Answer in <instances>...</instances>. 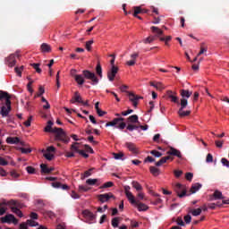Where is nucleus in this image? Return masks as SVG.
Returning a JSON list of instances; mask_svg holds the SVG:
<instances>
[{
    "label": "nucleus",
    "instance_id": "1",
    "mask_svg": "<svg viewBox=\"0 0 229 229\" xmlns=\"http://www.w3.org/2000/svg\"><path fill=\"white\" fill-rule=\"evenodd\" d=\"M76 72H78L76 69H72L70 71V74L74 78L77 85H83L85 83V80H89L91 81V85H98V83H99V79H98L96 73L89 70L82 71V74H76Z\"/></svg>",
    "mask_w": 229,
    "mask_h": 229
},
{
    "label": "nucleus",
    "instance_id": "2",
    "mask_svg": "<svg viewBox=\"0 0 229 229\" xmlns=\"http://www.w3.org/2000/svg\"><path fill=\"white\" fill-rule=\"evenodd\" d=\"M192 94L193 93L191 90H185L184 89L181 90V96L182 97V98L181 99L180 103L181 108H179L178 111V114L180 117H186L187 115H191V110H184V108L188 106V98H191Z\"/></svg>",
    "mask_w": 229,
    "mask_h": 229
},
{
    "label": "nucleus",
    "instance_id": "3",
    "mask_svg": "<svg viewBox=\"0 0 229 229\" xmlns=\"http://www.w3.org/2000/svg\"><path fill=\"white\" fill-rule=\"evenodd\" d=\"M123 189H124L125 196L128 201L131 203V205H133V207H136L139 212H146V210L149 208L148 205L144 203H139V201L135 199V196H133V193H131V188L130 186L125 185Z\"/></svg>",
    "mask_w": 229,
    "mask_h": 229
},
{
    "label": "nucleus",
    "instance_id": "4",
    "mask_svg": "<svg viewBox=\"0 0 229 229\" xmlns=\"http://www.w3.org/2000/svg\"><path fill=\"white\" fill-rule=\"evenodd\" d=\"M11 98L12 97L8 92L3 90L0 91V101H2V103H5V106L1 107L0 114L2 117H8V114L12 110V101H10Z\"/></svg>",
    "mask_w": 229,
    "mask_h": 229
},
{
    "label": "nucleus",
    "instance_id": "5",
    "mask_svg": "<svg viewBox=\"0 0 229 229\" xmlns=\"http://www.w3.org/2000/svg\"><path fill=\"white\" fill-rule=\"evenodd\" d=\"M123 121H124V118L123 117L114 118L111 122L106 123V128L112 126L118 130H124V128H126V123Z\"/></svg>",
    "mask_w": 229,
    "mask_h": 229
},
{
    "label": "nucleus",
    "instance_id": "6",
    "mask_svg": "<svg viewBox=\"0 0 229 229\" xmlns=\"http://www.w3.org/2000/svg\"><path fill=\"white\" fill-rule=\"evenodd\" d=\"M1 219V223L5 224L7 223L8 225H19V220H17V218H15V216L12 215V214H8L5 216H3L0 218Z\"/></svg>",
    "mask_w": 229,
    "mask_h": 229
},
{
    "label": "nucleus",
    "instance_id": "7",
    "mask_svg": "<svg viewBox=\"0 0 229 229\" xmlns=\"http://www.w3.org/2000/svg\"><path fill=\"white\" fill-rule=\"evenodd\" d=\"M175 192H177V196H179V198H183L184 196L187 195L186 186L183 185L182 183H176Z\"/></svg>",
    "mask_w": 229,
    "mask_h": 229
},
{
    "label": "nucleus",
    "instance_id": "8",
    "mask_svg": "<svg viewBox=\"0 0 229 229\" xmlns=\"http://www.w3.org/2000/svg\"><path fill=\"white\" fill-rule=\"evenodd\" d=\"M15 58H19V52L10 55V56L5 59L6 65H8V67H14L15 64H17Z\"/></svg>",
    "mask_w": 229,
    "mask_h": 229
},
{
    "label": "nucleus",
    "instance_id": "9",
    "mask_svg": "<svg viewBox=\"0 0 229 229\" xmlns=\"http://www.w3.org/2000/svg\"><path fill=\"white\" fill-rule=\"evenodd\" d=\"M118 72H119V67L111 66V69L107 72V79L109 80V81H114Z\"/></svg>",
    "mask_w": 229,
    "mask_h": 229
},
{
    "label": "nucleus",
    "instance_id": "10",
    "mask_svg": "<svg viewBox=\"0 0 229 229\" xmlns=\"http://www.w3.org/2000/svg\"><path fill=\"white\" fill-rule=\"evenodd\" d=\"M6 205H14L15 207V205H17V201L11 200L9 202L4 201L0 203V216H4V214H6V210H8Z\"/></svg>",
    "mask_w": 229,
    "mask_h": 229
},
{
    "label": "nucleus",
    "instance_id": "11",
    "mask_svg": "<svg viewBox=\"0 0 229 229\" xmlns=\"http://www.w3.org/2000/svg\"><path fill=\"white\" fill-rule=\"evenodd\" d=\"M112 198L115 199V197L112 192L98 195V200L100 203H106V201H108V199H112Z\"/></svg>",
    "mask_w": 229,
    "mask_h": 229
},
{
    "label": "nucleus",
    "instance_id": "12",
    "mask_svg": "<svg viewBox=\"0 0 229 229\" xmlns=\"http://www.w3.org/2000/svg\"><path fill=\"white\" fill-rule=\"evenodd\" d=\"M128 96H129V100L131 101V103H132L134 108H137V105H139V99H142V97L134 95L131 92H129Z\"/></svg>",
    "mask_w": 229,
    "mask_h": 229
},
{
    "label": "nucleus",
    "instance_id": "13",
    "mask_svg": "<svg viewBox=\"0 0 229 229\" xmlns=\"http://www.w3.org/2000/svg\"><path fill=\"white\" fill-rule=\"evenodd\" d=\"M131 60L126 62V65L129 67H133L137 64V58H139L138 53H133L131 55Z\"/></svg>",
    "mask_w": 229,
    "mask_h": 229
},
{
    "label": "nucleus",
    "instance_id": "14",
    "mask_svg": "<svg viewBox=\"0 0 229 229\" xmlns=\"http://www.w3.org/2000/svg\"><path fill=\"white\" fill-rule=\"evenodd\" d=\"M125 148H127V149H129V151H131L134 155H137V153H139V150L133 142H126Z\"/></svg>",
    "mask_w": 229,
    "mask_h": 229
},
{
    "label": "nucleus",
    "instance_id": "15",
    "mask_svg": "<svg viewBox=\"0 0 229 229\" xmlns=\"http://www.w3.org/2000/svg\"><path fill=\"white\" fill-rule=\"evenodd\" d=\"M54 189H63V191H69V185L62 184L60 182H55L51 183Z\"/></svg>",
    "mask_w": 229,
    "mask_h": 229
},
{
    "label": "nucleus",
    "instance_id": "16",
    "mask_svg": "<svg viewBox=\"0 0 229 229\" xmlns=\"http://www.w3.org/2000/svg\"><path fill=\"white\" fill-rule=\"evenodd\" d=\"M71 103H83V99L81 98V96H80V93L78 91L74 93V96L71 100Z\"/></svg>",
    "mask_w": 229,
    "mask_h": 229
},
{
    "label": "nucleus",
    "instance_id": "17",
    "mask_svg": "<svg viewBox=\"0 0 229 229\" xmlns=\"http://www.w3.org/2000/svg\"><path fill=\"white\" fill-rule=\"evenodd\" d=\"M150 30L152 33L156 35V37H162V35L164 34V31L160 30L158 27L152 26Z\"/></svg>",
    "mask_w": 229,
    "mask_h": 229
},
{
    "label": "nucleus",
    "instance_id": "18",
    "mask_svg": "<svg viewBox=\"0 0 229 229\" xmlns=\"http://www.w3.org/2000/svg\"><path fill=\"white\" fill-rule=\"evenodd\" d=\"M150 87H154V89H156L157 90H164V89H165V87L164 86V84H162V82H150Z\"/></svg>",
    "mask_w": 229,
    "mask_h": 229
},
{
    "label": "nucleus",
    "instance_id": "19",
    "mask_svg": "<svg viewBox=\"0 0 229 229\" xmlns=\"http://www.w3.org/2000/svg\"><path fill=\"white\" fill-rule=\"evenodd\" d=\"M41 153H43V157L47 160H53L55 158V154H52L51 152L46 151V149H42Z\"/></svg>",
    "mask_w": 229,
    "mask_h": 229
},
{
    "label": "nucleus",
    "instance_id": "20",
    "mask_svg": "<svg viewBox=\"0 0 229 229\" xmlns=\"http://www.w3.org/2000/svg\"><path fill=\"white\" fill-rule=\"evenodd\" d=\"M21 140L18 137H8L6 138L7 144H19Z\"/></svg>",
    "mask_w": 229,
    "mask_h": 229
},
{
    "label": "nucleus",
    "instance_id": "21",
    "mask_svg": "<svg viewBox=\"0 0 229 229\" xmlns=\"http://www.w3.org/2000/svg\"><path fill=\"white\" fill-rule=\"evenodd\" d=\"M40 49L42 53H51V46L47 45V43H43Z\"/></svg>",
    "mask_w": 229,
    "mask_h": 229
},
{
    "label": "nucleus",
    "instance_id": "22",
    "mask_svg": "<svg viewBox=\"0 0 229 229\" xmlns=\"http://www.w3.org/2000/svg\"><path fill=\"white\" fill-rule=\"evenodd\" d=\"M127 121H128V123H131V124H135L136 123H139V115L132 114L128 117Z\"/></svg>",
    "mask_w": 229,
    "mask_h": 229
},
{
    "label": "nucleus",
    "instance_id": "23",
    "mask_svg": "<svg viewBox=\"0 0 229 229\" xmlns=\"http://www.w3.org/2000/svg\"><path fill=\"white\" fill-rule=\"evenodd\" d=\"M200 187H202L201 183H199V182L193 183L190 189V191H191L190 193L197 192V191H199V189H200Z\"/></svg>",
    "mask_w": 229,
    "mask_h": 229
},
{
    "label": "nucleus",
    "instance_id": "24",
    "mask_svg": "<svg viewBox=\"0 0 229 229\" xmlns=\"http://www.w3.org/2000/svg\"><path fill=\"white\" fill-rule=\"evenodd\" d=\"M53 132L56 133V135H58L61 138L65 137V132L64 131V129H62V128H55L53 130Z\"/></svg>",
    "mask_w": 229,
    "mask_h": 229
},
{
    "label": "nucleus",
    "instance_id": "25",
    "mask_svg": "<svg viewBox=\"0 0 229 229\" xmlns=\"http://www.w3.org/2000/svg\"><path fill=\"white\" fill-rule=\"evenodd\" d=\"M174 157H177L180 160H183L184 157L180 149L174 148Z\"/></svg>",
    "mask_w": 229,
    "mask_h": 229
},
{
    "label": "nucleus",
    "instance_id": "26",
    "mask_svg": "<svg viewBox=\"0 0 229 229\" xmlns=\"http://www.w3.org/2000/svg\"><path fill=\"white\" fill-rule=\"evenodd\" d=\"M87 185H100L99 179H87L86 180Z\"/></svg>",
    "mask_w": 229,
    "mask_h": 229
},
{
    "label": "nucleus",
    "instance_id": "27",
    "mask_svg": "<svg viewBox=\"0 0 229 229\" xmlns=\"http://www.w3.org/2000/svg\"><path fill=\"white\" fill-rule=\"evenodd\" d=\"M131 186L133 187V189H135L138 192H140V191H142V185H140V183L139 182L133 181L131 182Z\"/></svg>",
    "mask_w": 229,
    "mask_h": 229
},
{
    "label": "nucleus",
    "instance_id": "28",
    "mask_svg": "<svg viewBox=\"0 0 229 229\" xmlns=\"http://www.w3.org/2000/svg\"><path fill=\"white\" fill-rule=\"evenodd\" d=\"M11 210H12V212H13V214H16V216H18V217H22L24 216L22 214V211H21V209H19L16 207H11Z\"/></svg>",
    "mask_w": 229,
    "mask_h": 229
},
{
    "label": "nucleus",
    "instance_id": "29",
    "mask_svg": "<svg viewBox=\"0 0 229 229\" xmlns=\"http://www.w3.org/2000/svg\"><path fill=\"white\" fill-rule=\"evenodd\" d=\"M149 171L153 176H158L160 174V169L155 166H150Z\"/></svg>",
    "mask_w": 229,
    "mask_h": 229
},
{
    "label": "nucleus",
    "instance_id": "30",
    "mask_svg": "<svg viewBox=\"0 0 229 229\" xmlns=\"http://www.w3.org/2000/svg\"><path fill=\"white\" fill-rule=\"evenodd\" d=\"M41 101L44 103V110H49V108H51V105H49V102L47 101V99H46V98L41 97Z\"/></svg>",
    "mask_w": 229,
    "mask_h": 229
},
{
    "label": "nucleus",
    "instance_id": "31",
    "mask_svg": "<svg viewBox=\"0 0 229 229\" xmlns=\"http://www.w3.org/2000/svg\"><path fill=\"white\" fill-rule=\"evenodd\" d=\"M213 196L216 199H221L224 198L223 196V192H221V191H218V189H216L214 193Z\"/></svg>",
    "mask_w": 229,
    "mask_h": 229
},
{
    "label": "nucleus",
    "instance_id": "32",
    "mask_svg": "<svg viewBox=\"0 0 229 229\" xmlns=\"http://www.w3.org/2000/svg\"><path fill=\"white\" fill-rule=\"evenodd\" d=\"M89 176H92V168L81 174V180H85V178H89Z\"/></svg>",
    "mask_w": 229,
    "mask_h": 229
},
{
    "label": "nucleus",
    "instance_id": "33",
    "mask_svg": "<svg viewBox=\"0 0 229 229\" xmlns=\"http://www.w3.org/2000/svg\"><path fill=\"white\" fill-rule=\"evenodd\" d=\"M71 149L72 151H74L75 153H80V143L78 142H74L72 146H71Z\"/></svg>",
    "mask_w": 229,
    "mask_h": 229
},
{
    "label": "nucleus",
    "instance_id": "34",
    "mask_svg": "<svg viewBox=\"0 0 229 229\" xmlns=\"http://www.w3.org/2000/svg\"><path fill=\"white\" fill-rule=\"evenodd\" d=\"M85 217H89V219H95L94 213L90 212L89 210H84L82 212Z\"/></svg>",
    "mask_w": 229,
    "mask_h": 229
},
{
    "label": "nucleus",
    "instance_id": "35",
    "mask_svg": "<svg viewBox=\"0 0 229 229\" xmlns=\"http://www.w3.org/2000/svg\"><path fill=\"white\" fill-rule=\"evenodd\" d=\"M96 72L98 74L99 78H103V68L100 64H98L96 66Z\"/></svg>",
    "mask_w": 229,
    "mask_h": 229
},
{
    "label": "nucleus",
    "instance_id": "36",
    "mask_svg": "<svg viewBox=\"0 0 229 229\" xmlns=\"http://www.w3.org/2000/svg\"><path fill=\"white\" fill-rule=\"evenodd\" d=\"M172 37L171 36H166V37H161V38H159V40H161V42H165V44L166 45V46H169V42H170V40H172Z\"/></svg>",
    "mask_w": 229,
    "mask_h": 229
},
{
    "label": "nucleus",
    "instance_id": "37",
    "mask_svg": "<svg viewBox=\"0 0 229 229\" xmlns=\"http://www.w3.org/2000/svg\"><path fill=\"white\" fill-rule=\"evenodd\" d=\"M167 160H169V157H162L159 161H157L156 163V165L157 167H160V165H162L163 164H165L167 162Z\"/></svg>",
    "mask_w": 229,
    "mask_h": 229
},
{
    "label": "nucleus",
    "instance_id": "38",
    "mask_svg": "<svg viewBox=\"0 0 229 229\" xmlns=\"http://www.w3.org/2000/svg\"><path fill=\"white\" fill-rule=\"evenodd\" d=\"M46 92V89H44V87L40 86L39 87V89H38V92L35 95V98H43L42 95H44Z\"/></svg>",
    "mask_w": 229,
    "mask_h": 229
},
{
    "label": "nucleus",
    "instance_id": "39",
    "mask_svg": "<svg viewBox=\"0 0 229 229\" xmlns=\"http://www.w3.org/2000/svg\"><path fill=\"white\" fill-rule=\"evenodd\" d=\"M92 44H94V39H90L86 42L85 47L87 51H92Z\"/></svg>",
    "mask_w": 229,
    "mask_h": 229
},
{
    "label": "nucleus",
    "instance_id": "40",
    "mask_svg": "<svg viewBox=\"0 0 229 229\" xmlns=\"http://www.w3.org/2000/svg\"><path fill=\"white\" fill-rule=\"evenodd\" d=\"M89 191H90V188L87 187L86 185H79V192H89Z\"/></svg>",
    "mask_w": 229,
    "mask_h": 229
},
{
    "label": "nucleus",
    "instance_id": "41",
    "mask_svg": "<svg viewBox=\"0 0 229 229\" xmlns=\"http://www.w3.org/2000/svg\"><path fill=\"white\" fill-rule=\"evenodd\" d=\"M126 129L129 131H133L134 130H139V126L138 125H135L133 123H129L126 127Z\"/></svg>",
    "mask_w": 229,
    "mask_h": 229
},
{
    "label": "nucleus",
    "instance_id": "42",
    "mask_svg": "<svg viewBox=\"0 0 229 229\" xmlns=\"http://www.w3.org/2000/svg\"><path fill=\"white\" fill-rule=\"evenodd\" d=\"M40 167H41V172L42 173H45L46 174H49V167H47V165L41 164Z\"/></svg>",
    "mask_w": 229,
    "mask_h": 229
},
{
    "label": "nucleus",
    "instance_id": "43",
    "mask_svg": "<svg viewBox=\"0 0 229 229\" xmlns=\"http://www.w3.org/2000/svg\"><path fill=\"white\" fill-rule=\"evenodd\" d=\"M208 47H205V44L200 45V51L198 53V56H201L204 53H207Z\"/></svg>",
    "mask_w": 229,
    "mask_h": 229
},
{
    "label": "nucleus",
    "instance_id": "44",
    "mask_svg": "<svg viewBox=\"0 0 229 229\" xmlns=\"http://www.w3.org/2000/svg\"><path fill=\"white\" fill-rule=\"evenodd\" d=\"M113 228H117L119 226V217H114L111 221Z\"/></svg>",
    "mask_w": 229,
    "mask_h": 229
},
{
    "label": "nucleus",
    "instance_id": "45",
    "mask_svg": "<svg viewBox=\"0 0 229 229\" xmlns=\"http://www.w3.org/2000/svg\"><path fill=\"white\" fill-rule=\"evenodd\" d=\"M144 44H151V42H155V36H149L143 40Z\"/></svg>",
    "mask_w": 229,
    "mask_h": 229
},
{
    "label": "nucleus",
    "instance_id": "46",
    "mask_svg": "<svg viewBox=\"0 0 229 229\" xmlns=\"http://www.w3.org/2000/svg\"><path fill=\"white\" fill-rule=\"evenodd\" d=\"M110 187H114L113 182H105L102 186H100V189H108Z\"/></svg>",
    "mask_w": 229,
    "mask_h": 229
},
{
    "label": "nucleus",
    "instance_id": "47",
    "mask_svg": "<svg viewBox=\"0 0 229 229\" xmlns=\"http://www.w3.org/2000/svg\"><path fill=\"white\" fill-rule=\"evenodd\" d=\"M33 69H35L36 72L40 74L42 72V69H40V64H32Z\"/></svg>",
    "mask_w": 229,
    "mask_h": 229
},
{
    "label": "nucleus",
    "instance_id": "48",
    "mask_svg": "<svg viewBox=\"0 0 229 229\" xmlns=\"http://www.w3.org/2000/svg\"><path fill=\"white\" fill-rule=\"evenodd\" d=\"M24 69V66H21V67H15L14 71L16 72V74H18V76H22V70Z\"/></svg>",
    "mask_w": 229,
    "mask_h": 229
},
{
    "label": "nucleus",
    "instance_id": "49",
    "mask_svg": "<svg viewBox=\"0 0 229 229\" xmlns=\"http://www.w3.org/2000/svg\"><path fill=\"white\" fill-rule=\"evenodd\" d=\"M53 127V122L48 121L47 125L45 127L44 131L49 132L51 131V128Z\"/></svg>",
    "mask_w": 229,
    "mask_h": 229
},
{
    "label": "nucleus",
    "instance_id": "50",
    "mask_svg": "<svg viewBox=\"0 0 229 229\" xmlns=\"http://www.w3.org/2000/svg\"><path fill=\"white\" fill-rule=\"evenodd\" d=\"M150 155H153V157H156V158H160V157H162V153L158 152L157 150H151Z\"/></svg>",
    "mask_w": 229,
    "mask_h": 229
},
{
    "label": "nucleus",
    "instance_id": "51",
    "mask_svg": "<svg viewBox=\"0 0 229 229\" xmlns=\"http://www.w3.org/2000/svg\"><path fill=\"white\" fill-rule=\"evenodd\" d=\"M191 214L192 216H199V214H201L202 209L201 208H198V209H191Z\"/></svg>",
    "mask_w": 229,
    "mask_h": 229
},
{
    "label": "nucleus",
    "instance_id": "52",
    "mask_svg": "<svg viewBox=\"0 0 229 229\" xmlns=\"http://www.w3.org/2000/svg\"><path fill=\"white\" fill-rule=\"evenodd\" d=\"M31 121H33V116H30L26 122H24V126L30 128L31 126Z\"/></svg>",
    "mask_w": 229,
    "mask_h": 229
},
{
    "label": "nucleus",
    "instance_id": "53",
    "mask_svg": "<svg viewBox=\"0 0 229 229\" xmlns=\"http://www.w3.org/2000/svg\"><path fill=\"white\" fill-rule=\"evenodd\" d=\"M27 225H29V226H38V224L35 221V220H31L29 219L27 220Z\"/></svg>",
    "mask_w": 229,
    "mask_h": 229
},
{
    "label": "nucleus",
    "instance_id": "54",
    "mask_svg": "<svg viewBox=\"0 0 229 229\" xmlns=\"http://www.w3.org/2000/svg\"><path fill=\"white\" fill-rule=\"evenodd\" d=\"M123 157H124V154L123 153H114V158L115 160H121L123 159Z\"/></svg>",
    "mask_w": 229,
    "mask_h": 229
},
{
    "label": "nucleus",
    "instance_id": "55",
    "mask_svg": "<svg viewBox=\"0 0 229 229\" xmlns=\"http://www.w3.org/2000/svg\"><path fill=\"white\" fill-rule=\"evenodd\" d=\"M139 13H142V9H140V7H134L133 16L137 17V15H139Z\"/></svg>",
    "mask_w": 229,
    "mask_h": 229
},
{
    "label": "nucleus",
    "instance_id": "56",
    "mask_svg": "<svg viewBox=\"0 0 229 229\" xmlns=\"http://www.w3.org/2000/svg\"><path fill=\"white\" fill-rule=\"evenodd\" d=\"M193 176H194L193 173L188 172L185 174V178L186 180H189V182H191Z\"/></svg>",
    "mask_w": 229,
    "mask_h": 229
},
{
    "label": "nucleus",
    "instance_id": "57",
    "mask_svg": "<svg viewBox=\"0 0 229 229\" xmlns=\"http://www.w3.org/2000/svg\"><path fill=\"white\" fill-rule=\"evenodd\" d=\"M20 150L24 155H28V153H31V148H21Z\"/></svg>",
    "mask_w": 229,
    "mask_h": 229
},
{
    "label": "nucleus",
    "instance_id": "58",
    "mask_svg": "<svg viewBox=\"0 0 229 229\" xmlns=\"http://www.w3.org/2000/svg\"><path fill=\"white\" fill-rule=\"evenodd\" d=\"M182 174H183V171L182 169H175L174 171V175L179 178L180 176H182Z\"/></svg>",
    "mask_w": 229,
    "mask_h": 229
},
{
    "label": "nucleus",
    "instance_id": "59",
    "mask_svg": "<svg viewBox=\"0 0 229 229\" xmlns=\"http://www.w3.org/2000/svg\"><path fill=\"white\" fill-rule=\"evenodd\" d=\"M26 171L29 174H35V169L32 166H27Z\"/></svg>",
    "mask_w": 229,
    "mask_h": 229
},
{
    "label": "nucleus",
    "instance_id": "60",
    "mask_svg": "<svg viewBox=\"0 0 229 229\" xmlns=\"http://www.w3.org/2000/svg\"><path fill=\"white\" fill-rule=\"evenodd\" d=\"M71 197L72 198V199H80V195L74 191H72Z\"/></svg>",
    "mask_w": 229,
    "mask_h": 229
},
{
    "label": "nucleus",
    "instance_id": "61",
    "mask_svg": "<svg viewBox=\"0 0 229 229\" xmlns=\"http://www.w3.org/2000/svg\"><path fill=\"white\" fill-rule=\"evenodd\" d=\"M221 162H222L223 165H226V167H229L228 158L223 157V158H221Z\"/></svg>",
    "mask_w": 229,
    "mask_h": 229
},
{
    "label": "nucleus",
    "instance_id": "62",
    "mask_svg": "<svg viewBox=\"0 0 229 229\" xmlns=\"http://www.w3.org/2000/svg\"><path fill=\"white\" fill-rule=\"evenodd\" d=\"M213 160H214V157H213L212 153H208L206 161L207 162H213Z\"/></svg>",
    "mask_w": 229,
    "mask_h": 229
},
{
    "label": "nucleus",
    "instance_id": "63",
    "mask_svg": "<svg viewBox=\"0 0 229 229\" xmlns=\"http://www.w3.org/2000/svg\"><path fill=\"white\" fill-rule=\"evenodd\" d=\"M0 165H8V161L4 157H0Z\"/></svg>",
    "mask_w": 229,
    "mask_h": 229
},
{
    "label": "nucleus",
    "instance_id": "64",
    "mask_svg": "<svg viewBox=\"0 0 229 229\" xmlns=\"http://www.w3.org/2000/svg\"><path fill=\"white\" fill-rule=\"evenodd\" d=\"M184 221H185V223H191V215H186V216H184Z\"/></svg>",
    "mask_w": 229,
    "mask_h": 229
}]
</instances>
